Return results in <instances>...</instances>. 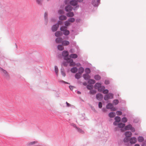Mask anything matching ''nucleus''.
I'll return each mask as SVG.
<instances>
[{"label": "nucleus", "mask_w": 146, "mask_h": 146, "mask_svg": "<svg viewBox=\"0 0 146 146\" xmlns=\"http://www.w3.org/2000/svg\"><path fill=\"white\" fill-rule=\"evenodd\" d=\"M62 55L64 57V59L68 62L70 63V66H74L75 65V63L73 62V60L70 58H68V52L67 51L64 50L62 52Z\"/></svg>", "instance_id": "nucleus-1"}, {"label": "nucleus", "mask_w": 146, "mask_h": 146, "mask_svg": "<svg viewBox=\"0 0 146 146\" xmlns=\"http://www.w3.org/2000/svg\"><path fill=\"white\" fill-rule=\"evenodd\" d=\"M0 72L6 78L9 79L10 78V75L7 71L0 67Z\"/></svg>", "instance_id": "nucleus-2"}, {"label": "nucleus", "mask_w": 146, "mask_h": 146, "mask_svg": "<svg viewBox=\"0 0 146 146\" xmlns=\"http://www.w3.org/2000/svg\"><path fill=\"white\" fill-rule=\"evenodd\" d=\"M95 89H97L99 92H101L104 89L105 87L101 85V84L99 83H96L94 86Z\"/></svg>", "instance_id": "nucleus-3"}, {"label": "nucleus", "mask_w": 146, "mask_h": 146, "mask_svg": "<svg viewBox=\"0 0 146 146\" xmlns=\"http://www.w3.org/2000/svg\"><path fill=\"white\" fill-rule=\"evenodd\" d=\"M67 28V27L65 26L62 27L60 28V30L63 31L64 34L66 36L70 34L69 31L66 29Z\"/></svg>", "instance_id": "nucleus-4"}, {"label": "nucleus", "mask_w": 146, "mask_h": 146, "mask_svg": "<svg viewBox=\"0 0 146 146\" xmlns=\"http://www.w3.org/2000/svg\"><path fill=\"white\" fill-rule=\"evenodd\" d=\"M125 130H131V131L133 132H134L135 131V129L132 127L131 125V124H129L126 126L124 127Z\"/></svg>", "instance_id": "nucleus-5"}, {"label": "nucleus", "mask_w": 146, "mask_h": 146, "mask_svg": "<svg viewBox=\"0 0 146 146\" xmlns=\"http://www.w3.org/2000/svg\"><path fill=\"white\" fill-rule=\"evenodd\" d=\"M70 2L69 0H66L65 1V3L66 4H67ZM70 4L73 5H76L77 4V2L76 0H73L70 1Z\"/></svg>", "instance_id": "nucleus-6"}, {"label": "nucleus", "mask_w": 146, "mask_h": 146, "mask_svg": "<svg viewBox=\"0 0 146 146\" xmlns=\"http://www.w3.org/2000/svg\"><path fill=\"white\" fill-rule=\"evenodd\" d=\"M113 98V94L111 93L105 95L104 97V99L106 100H107L109 99H112Z\"/></svg>", "instance_id": "nucleus-7"}, {"label": "nucleus", "mask_w": 146, "mask_h": 146, "mask_svg": "<svg viewBox=\"0 0 146 146\" xmlns=\"http://www.w3.org/2000/svg\"><path fill=\"white\" fill-rule=\"evenodd\" d=\"M137 141V139L135 137H132L131 138L130 140V142L131 144H134Z\"/></svg>", "instance_id": "nucleus-8"}, {"label": "nucleus", "mask_w": 146, "mask_h": 146, "mask_svg": "<svg viewBox=\"0 0 146 146\" xmlns=\"http://www.w3.org/2000/svg\"><path fill=\"white\" fill-rule=\"evenodd\" d=\"M58 27L59 26L58 24H56L54 25L52 27V31L53 32L56 31L57 30Z\"/></svg>", "instance_id": "nucleus-9"}, {"label": "nucleus", "mask_w": 146, "mask_h": 146, "mask_svg": "<svg viewBox=\"0 0 146 146\" xmlns=\"http://www.w3.org/2000/svg\"><path fill=\"white\" fill-rule=\"evenodd\" d=\"M99 2V0H93L92 4L94 6H97Z\"/></svg>", "instance_id": "nucleus-10"}, {"label": "nucleus", "mask_w": 146, "mask_h": 146, "mask_svg": "<svg viewBox=\"0 0 146 146\" xmlns=\"http://www.w3.org/2000/svg\"><path fill=\"white\" fill-rule=\"evenodd\" d=\"M62 45L64 46H67L68 45L70 44L69 42L66 40H63L62 42Z\"/></svg>", "instance_id": "nucleus-11"}, {"label": "nucleus", "mask_w": 146, "mask_h": 146, "mask_svg": "<svg viewBox=\"0 0 146 146\" xmlns=\"http://www.w3.org/2000/svg\"><path fill=\"white\" fill-rule=\"evenodd\" d=\"M83 77L84 79L86 80H87L90 78V76L88 74H84L83 75Z\"/></svg>", "instance_id": "nucleus-12"}, {"label": "nucleus", "mask_w": 146, "mask_h": 146, "mask_svg": "<svg viewBox=\"0 0 146 146\" xmlns=\"http://www.w3.org/2000/svg\"><path fill=\"white\" fill-rule=\"evenodd\" d=\"M103 98V95L100 94H98L96 95V98L98 100H100L102 99Z\"/></svg>", "instance_id": "nucleus-13"}, {"label": "nucleus", "mask_w": 146, "mask_h": 146, "mask_svg": "<svg viewBox=\"0 0 146 146\" xmlns=\"http://www.w3.org/2000/svg\"><path fill=\"white\" fill-rule=\"evenodd\" d=\"M72 7L70 5H68L65 9L66 11L67 12L71 11L72 10Z\"/></svg>", "instance_id": "nucleus-14"}, {"label": "nucleus", "mask_w": 146, "mask_h": 146, "mask_svg": "<svg viewBox=\"0 0 146 146\" xmlns=\"http://www.w3.org/2000/svg\"><path fill=\"white\" fill-rule=\"evenodd\" d=\"M125 135L126 137H130L132 135V133L130 131H126L125 133Z\"/></svg>", "instance_id": "nucleus-15"}, {"label": "nucleus", "mask_w": 146, "mask_h": 146, "mask_svg": "<svg viewBox=\"0 0 146 146\" xmlns=\"http://www.w3.org/2000/svg\"><path fill=\"white\" fill-rule=\"evenodd\" d=\"M55 41L57 43H62L63 40L61 38H57L56 39Z\"/></svg>", "instance_id": "nucleus-16"}, {"label": "nucleus", "mask_w": 146, "mask_h": 146, "mask_svg": "<svg viewBox=\"0 0 146 146\" xmlns=\"http://www.w3.org/2000/svg\"><path fill=\"white\" fill-rule=\"evenodd\" d=\"M55 35L56 36L58 37L62 36V34L60 31H58L55 33Z\"/></svg>", "instance_id": "nucleus-17"}, {"label": "nucleus", "mask_w": 146, "mask_h": 146, "mask_svg": "<svg viewBox=\"0 0 146 146\" xmlns=\"http://www.w3.org/2000/svg\"><path fill=\"white\" fill-rule=\"evenodd\" d=\"M78 70L77 68L74 67L71 68V71L73 73H75Z\"/></svg>", "instance_id": "nucleus-18"}, {"label": "nucleus", "mask_w": 146, "mask_h": 146, "mask_svg": "<svg viewBox=\"0 0 146 146\" xmlns=\"http://www.w3.org/2000/svg\"><path fill=\"white\" fill-rule=\"evenodd\" d=\"M84 68L82 67H80L78 69V73L80 74H82L84 72Z\"/></svg>", "instance_id": "nucleus-19"}, {"label": "nucleus", "mask_w": 146, "mask_h": 146, "mask_svg": "<svg viewBox=\"0 0 146 146\" xmlns=\"http://www.w3.org/2000/svg\"><path fill=\"white\" fill-rule=\"evenodd\" d=\"M66 17L64 15H61L59 17V19L61 20H66Z\"/></svg>", "instance_id": "nucleus-20"}, {"label": "nucleus", "mask_w": 146, "mask_h": 146, "mask_svg": "<svg viewBox=\"0 0 146 146\" xmlns=\"http://www.w3.org/2000/svg\"><path fill=\"white\" fill-rule=\"evenodd\" d=\"M74 15V14L72 12H69L66 14L67 16L68 17H72Z\"/></svg>", "instance_id": "nucleus-21"}, {"label": "nucleus", "mask_w": 146, "mask_h": 146, "mask_svg": "<svg viewBox=\"0 0 146 146\" xmlns=\"http://www.w3.org/2000/svg\"><path fill=\"white\" fill-rule=\"evenodd\" d=\"M58 49L60 50H62L64 49V47L62 45H59L57 46Z\"/></svg>", "instance_id": "nucleus-22"}, {"label": "nucleus", "mask_w": 146, "mask_h": 146, "mask_svg": "<svg viewBox=\"0 0 146 146\" xmlns=\"http://www.w3.org/2000/svg\"><path fill=\"white\" fill-rule=\"evenodd\" d=\"M70 58H77L78 55L75 54H70Z\"/></svg>", "instance_id": "nucleus-23"}, {"label": "nucleus", "mask_w": 146, "mask_h": 146, "mask_svg": "<svg viewBox=\"0 0 146 146\" xmlns=\"http://www.w3.org/2000/svg\"><path fill=\"white\" fill-rule=\"evenodd\" d=\"M115 115V113L114 112H111L109 114V116L111 118L113 117Z\"/></svg>", "instance_id": "nucleus-24"}, {"label": "nucleus", "mask_w": 146, "mask_h": 146, "mask_svg": "<svg viewBox=\"0 0 146 146\" xmlns=\"http://www.w3.org/2000/svg\"><path fill=\"white\" fill-rule=\"evenodd\" d=\"M113 107V105L112 104L109 103L106 106V108L108 109H111Z\"/></svg>", "instance_id": "nucleus-25"}, {"label": "nucleus", "mask_w": 146, "mask_h": 146, "mask_svg": "<svg viewBox=\"0 0 146 146\" xmlns=\"http://www.w3.org/2000/svg\"><path fill=\"white\" fill-rule=\"evenodd\" d=\"M138 140L139 142H142L143 141L144 139L142 136H139L138 137Z\"/></svg>", "instance_id": "nucleus-26"}, {"label": "nucleus", "mask_w": 146, "mask_h": 146, "mask_svg": "<svg viewBox=\"0 0 146 146\" xmlns=\"http://www.w3.org/2000/svg\"><path fill=\"white\" fill-rule=\"evenodd\" d=\"M95 81L93 79H89L88 81V82L89 84H93L95 83Z\"/></svg>", "instance_id": "nucleus-27"}, {"label": "nucleus", "mask_w": 146, "mask_h": 146, "mask_svg": "<svg viewBox=\"0 0 146 146\" xmlns=\"http://www.w3.org/2000/svg\"><path fill=\"white\" fill-rule=\"evenodd\" d=\"M94 78L95 79L97 80H99L100 79L101 76L98 75H96L94 76Z\"/></svg>", "instance_id": "nucleus-28"}, {"label": "nucleus", "mask_w": 146, "mask_h": 146, "mask_svg": "<svg viewBox=\"0 0 146 146\" xmlns=\"http://www.w3.org/2000/svg\"><path fill=\"white\" fill-rule=\"evenodd\" d=\"M81 74H79V73H77L76 74L75 76L76 78L77 79H79L81 76Z\"/></svg>", "instance_id": "nucleus-29"}, {"label": "nucleus", "mask_w": 146, "mask_h": 146, "mask_svg": "<svg viewBox=\"0 0 146 146\" xmlns=\"http://www.w3.org/2000/svg\"><path fill=\"white\" fill-rule=\"evenodd\" d=\"M115 121L117 122H119L121 120V118L120 117L118 116H116L115 117Z\"/></svg>", "instance_id": "nucleus-30"}, {"label": "nucleus", "mask_w": 146, "mask_h": 146, "mask_svg": "<svg viewBox=\"0 0 146 146\" xmlns=\"http://www.w3.org/2000/svg\"><path fill=\"white\" fill-rule=\"evenodd\" d=\"M125 124L122 123H120L118 124V126L120 128H123L125 126Z\"/></svg>", "instance_id": "nucleus-31"}, {"label": "nucleus", "mask_w": 146, "mask_h": 146, "mask_svg": "<svg viewBox=\"0 0 146 146\" xmlns=\"http://www.w3.org/2000/svg\"><path fill=\"white\" fill-rule=\"evenodd\" d=\"M85 72L86 74H89L90 73L91 70L90 68H87L85 69Z\"/></svg>", "instance_id": "nucleus-32"}, {"label": "nucleus", "mask_w": 146, "mask_h": 146, "mask_svg": "<svg viewBox=\"0 0 146 146\" xmlns=\"http://www.w3.org/2000/svg\"><path fill=\"white\" fill-rule=\"evenodd\" d=\"M96 92V91L95 90H91L90 92V94H94Z\"/></svg>", "instance_id": "nucleus-33"}, {"label": "nucleus", "mask_w": 146, "mask_h": 146, "mask_svg": "<svg viewBox=\"0 0 146 146\" xmlns=\"http://www.w3.org/2000/svg\"><path fill=\"white\" fill-rule=\"evenodd\" d=\"M68 21L70 22L73 23L75 21V19L74 18H71L68 19Z\"/></svg>", "instance_id": "nucleus-34"}, {"label": "nucleus", "mask_w": 146, "mask_h": 146, "mask_svg": "<svg viewBox=\"0 0 146 146\" xmlns=\"http://www.w3.org/2000/svg\"><path fill=\"white\" fill-rule=\"evenodd\" d=\"M87 88L89 90H91L93 88V86L90 85H88L87 86Z\"/></svg>", "instance_id": "nucleus-35"}, {"label": "nucleus", "mask_w": 146, "mask_h": 146, "mask_svg": "<svg viewBox=\"0 0 146 146\" xmlns=\"http://www.w3.org/2000/svg\"><path fill=\"white\" fill-rule=\"evenodd\" d=\"M76 128L77 129L78 131L79 132L82 133H84V131H83L81 129L77 127H76Z\"/></svg>", "instance_id": "nucleus-36"}, {"label": "nucleus", "mask_w": 146, "mask_h": 146, "mask_svg": "<svg viewBox=\"0 0 146 146\" xmlns=\"http://www.w3.org/2000/svg\"><path fill=\"white\" fill-rule=\"evenodd\" d=\"M121 121L122 122L124 123H126L127 121V119L126 118L124 117L122 118Z\"/></svg>", "instance_id": "nucleus-37"}, {"label": "nucleus", "mask_w": 146, "mask_h": 146, "mask_svg": "<svg viewBox=\"0 0 146 146\" xmlns=\"http://www.w3.org/2000/svg\"><path fill=\"white\" fill-rule=\"evenodd\" d=\"M118 103H119V101L118 100H114L113 102V103L115 105H117V104H118Z\"/></svg>", "instance_id": "nucleus-38"}, {"label": "nucleus", "mask_w": 146, "mask_h": 146, "mask_svg": "<svg viewBox=\"0 0 146 146\" xmlns=\"http://www.w3.org/2000/svg\"><path fill=\"white\" fill-rule=\"evenodd\" d=\"M38 141H33L30 143H28V145H32L34 144H35L36 143H38Z\"/></svg>", "instance_id": "nucleus-39"}, {"label": "nucleus", "mask_w": 146, "mask_h": 146, "mask_svg": "<svg viewBox=\"0 0 146 146\" xmlns=\"http://www.w3.org/2000/svg\"><path fill=\"white\" fill-rule=\"evenodd\" d=\"M54 68H55V72H56V74L57 75H58V69L57 68V67L56 66H55Z\"/></svg>", "instance_id": "nucleus-40"}, {"label": "nucleus", "mask_w": 146, "mask_h": 146, "mask_svg": "<svg viewBox=\"0 0 146 146\" xmlns=\"http://www.w3.org/2000/svg\"><path fill=\"white\" fill-rule=\"evenodd\" d=\"M69 22H70L68 21H65V25L66 26L65 27H67L68 26L70 25V23Z\"/></svg>", "instance_id": "nucleus-41"}, {"label": "nucleus", "mask_w": 146, "mask_h": 146, "mask_svg": "<svg viewBox=\"0 0 146 146\" xmlns=\"http://www.w3.org/2000/svg\"><path fill=\"white\" fill-rule=\"evenodd\" d=\"M36 2L37 4H41L42 2V0H36Z\"/></svg>", "instance_id": "nucleus-42"}, {"label": "nucleus", "mask_w": 146, "mask_h": 146, "mask_svg": "<svg viewBox=\"0 0 146 146\" xmlns=\"http://www.w3.org/2000/svg\"><path fill=\"white\" fill-rule=\"evenodd\" d=\"M116 113L117 115H121L122 114V113L120 111H117L116 112Z\"/></svg>", "instance_id": "nucleus-43"}, {"label": "nucleus", "mask_w": 146, "mask_h": 146, "mask_svg": "<svg viewBox=\"0 0 146 146\" xmlns=\"http://www.w3.org/2000/svg\"><path fill=\"white\" fill-rule=\"evenodd\" d=\"M108 92L109 91L108 90L106 89L103 91V93L104 94H106L108 93Z\"/></svg>", "instance_id": "nucleus-44"}, {"label": "nucleus", "mask_w": 146, "mask_h": 146, "mask_svg": "<svg viewBox=\"0 0 146 146\" xmlns=\"http://www.w3.org/2000/svg\"><path fill=\"white\" fill-rule=\"evenodd\" d=\"M64 12L62 10H60L58 11V13L60 14H62Z\"/></svg>", "instance_id": "nucleus-45"}, {"label": "nucleus", "mask_w": 146, "mask_h": 146, "mask_svg": "<svg viewBox=\"0 0 146 146\" xmlns=\"http://www.w3.org/2000/svg\"><path fill=\"white\" fill-rule=\"evenodd\" d=\"M98 107L100 108H101L102 107V104L101 102H100L98 104Z\"/></svg>", "instance_id": "nucleus-46"}, {"label": "nucleus", "mask_w": 146, "mask_h": 146, "mask_svg": "<svg viewBox=\"0 0 146 146\" xmlns=\"http://www.w3.org/2000/svg\"><path fill=\"white\" fill-rule=\"evenodd\" d=\"M128 137H125L124 139V142H127L128 141Z\"/></svg>", "instance_id": "nucleus-47"}, {"label": "nucleus", "mask_w": 146, "mask_h": 146, "mask_svg": "<svg viewBox=\"0 0 146 146\" xmlns=\"http://www.w3.org/2000/svg\"><path fill=\"white\" fill-rule=\"evenodd\" d=\"M109 83V81L108 80H106L105 82V84H108Z\"/></svg>", "instance_id": "nucleus-48"}, {"label": "nucleus", "mask_w": 146, "mask_h": 146, "mask_svg": "<svg viewBox=\"0 0 146 146\" xmlns=\"http://www.w3.org/2000/svg\"><path fill=\"white\" fill-rule=\"evenodd\" d=\"M116 110V109L115 108H113V107L111 109V110L112 111H115Z\"/></svg>", "instance_id": "nucleus-49"}, {"label": "nucleus", "mask_w": 146, "mask_h": 146, "mask_svg": "<svg viewBox=\"0 0 146 146\" xmlns=\"http://www.w3.org/2000/svg\"><path fill=\"white\" fill-rule=\"evenodd\" d=\"M61 73H62V75L63 76H65V73L64 72H63L62 71H61Z\"/></svg>", "instance_id": "nucleus-50"}, {"label": "nucleus", "mask_w": 146, "mask_h": 146, "mask_svg": "<svg viewBox=\"0 0 146 146\" xmlns=\"http://www.w3.org/2000/svg\"><path fill=\"white\" fill-rule=\"evenodd\" d=\"M69 88L71 90H72L74 88V87L70 86H69Z\"/></svg>", "instance_id": "nucleus-51"}, {"label": "nucleus", "mask_w": 146, "mask_h": 146, "mask_svg": "<svg viewBox=\"0 0 146 146\" xmlns=\"http://www.w3.org/2000/svg\"><path fill=\"white\" fill-rule=\"evenodd\" d=\"M62 22L61 21H59L58 22V23L57 24H58V25H61L62 24Z\"/></svg>", "instance_id": "nucleus-52"}, {"label": "nucleus", "mask_w": 146, "mask_h": 146, "mask_svg": "<svg viewBox=\"0 0 146 146\" xmlns=\"http://www.w3.org/2000/svg\"><path fill=\"white\" fill-rule=\"evenodd\" d=\"M66 104H67V106L68 107H69L70 106V105L67 102H66Z\"/></svg>", "instance_id": "nucleus-53"}, {"label": "nucleus", "mask_w": 146, "mask_h": 146, "mask_svg": "<svg viewBox=\"0 0 146 146\" xmlns=\"http://www.w3.org/2000/svg\"><path fill=\"white\" fill-rule=\"evenodd\" d=\"M76 1H77V2H82L83 1V0H76Z\"/></svg>", "instance_id": "nucleus-54"}, {"label": "nucleus", "mask_w": 146, "mask_h": 146, "mask_svg": "<svg viewBox=\"0 0 146 146\" xmlns=\"http://www.w3.org/2000/svg\"><path fill=\"white\" fill-rule=\"evenodd\" d=\"M102 111L104 112H105L106 111V110L105 108H103L102 109Z\"/></svg>", "instance_id": "nucleus-55"}, {"label": "nucleus", "mask_w": 146, "mask_h": 146, "mask_svg": "<svg viewBox=\"0 0 146 146\" xmlns=\"http://www.w3.org/2000/svg\"><path fill=\"white\" fill-rule=\"evenodd\" d=\"M83 85H84V86H86L87 85V84L86 83V82H84L83 83Z\"/></svg>", "instance_id": "nucleus-56"}, {"label": "nucleus", "mask_w": 146, "mask_h": 146, "mask_svg": "<svg viewBox=\"0 0 146 146\" xmlns=\"http://www.w3.org/2000/svg\"><path fill=\"white\" fill-rule=\"evenodd\" d=\"M76 65L77 66H80L81 65L80 64V63H77L76 64Z\"/></svg>", "instance_id": "nucleus-57"}, {"label": "nucleus", "mask_w": 146, "mask_h": 146, "mask_svg": "<svg viewBox=\"0 0 146 146\" xmlns=\"http://www.w3.org/2000/svg\"><path fill=\"white\" fill-rule=\"evenodd\" d=\"M116 121H115V122H114V123H113V124L115 125H117V124H116Z\"/></svg>", "instance_id": "nucleus-58"}, {"label": "nucleus", "mask_w": 146, "mask_h": 146, "mask_svg": "<svg viewBox=\"0 0 146 146\" xmlns=\"http://www.w3.org/2000/svg\"><path fill=\"white\" fill-rule=\"evenodd\" d=\"M134 146H140L138 144H136Z\"/></svg>", "instance_id": "nucleus-59"}, {"label": "nucleus", "mask_w": 146, "mask_h": 146, "mask_svg": "<svg viewBox=\"0 0 146 146\" xmlns=\"http://www.w3.org/2000/svg\"><path fill=\"white\" fill-rule=\"evenodd\" d=\"M77 93L78 94H81V92H80L79 91H78L77 92Z\"/></svg>", "instance_id": "nucleus-60"}, {"label": "nucleus", "mask_w": 146, "mask_h": 146, "mask_svg": "<svg viewBox=\"0 0 146 146\" xmlns=\"http://www.w3.org/2000/svg\"><path fill=\"white\" fill-rule=\"evenodd\" d=\"M121 131H124V130H123V129H121Z\"/></svg>", "instance_id": "nucleus-61"}, {"label": "nucleus", "mask_w": 146, "mask_h": 146, "mask_svg": "<svg viewBox=\"0 0 146 146\" xmlns=\"http://www.w3.org/2000/svg\"><path fill=\"white\" fill-rule=\"evenodd\" d=\"M61 82H64V83H66V84H67V82H64V81H61Z\"/></svg>", "instance_id": "nucleus-62"}, {"label": "nucleus", "mask_w": 146, "mask_h": 146, "mask_svg": "<svg viewBox=\"0 0 146 146\" xmlns=\"http://www.w3.org/2000/svg\"><path fill=\"white\" fill-rule=\"evenodd\" d=\"M46 13H45V16H46Z\"/></svg>", "instance_id": "nucleus-63"}, {"label": "nucleus", "mask_w": 146, "mask_h": 146, "mask_svg": "<svg viewBox=\"0 0 146 146\" xmlns=\"http://www.w3.org/2000/svg\"><path fill=\"white\" fill-rule=\"evenodd\" d=\"M135 134L136 135H137V133H135Z\"/></svg>", "instance_id": "nucleus-64"}]
</instances>
